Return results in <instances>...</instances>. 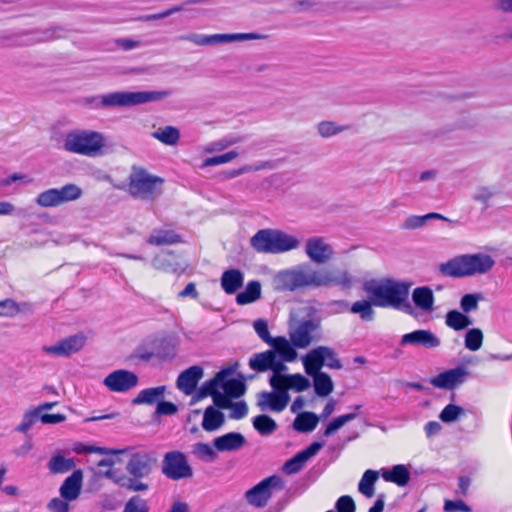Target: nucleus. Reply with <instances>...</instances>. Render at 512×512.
<instances>
[{
    "label": "nucleus",
    "instance_id": "obj_28",
    "mask_svg": "<svg viewBox=\"0 0 512 512\" xmlns=\"http://www.w3.org/2000/svg\"><path fill=\"white\" fill-rule=\"evenodd\" d=\"M230 372L228 370H221L215 374V376L206 381L197 391L195 398L197 400L203 399L207 396L213 397L219 393L218 388L222 387L223 380L228 376Z\"/></svg>",
    "mask_w": 512,
    "mask_h": 512
},
{
    "label": "nucleus",
    "instance_id": "obj_53",
    "mask_svg": "<svg viewBox=\"0 0 512 512\" xmlns=\"http://www.w3.org/2000/svg\"><path fill=\"white\" fill-rule=\"evenodd\" d=\"M461 412H462V408L460 406H457L454 404H448L441 411L440 419L443 422L449 423V422L456 420Z\"/></svg>",
    "mask_w": 512,
    "mask_h": 512
},
{
    "label": "nucleus",
    "instance_id": "obj_16",
    "mask_svg": "<svg viewBox=\"0 0 512 512\" xmlns=\"http://www.w3.org/2000/svg\"><path fill=\"white\" fill-rule=\"evenodd\" d=\"M322 448V443L313 442L305 449L288 459L283 465V472L287 475L298 473L305 466L306 462L315 456Z\"/></svg>",
    "mask_w": 512,
    "mask_h": 512
},
{
    "label": "nucleus",
    "instance_id": "obj_35",
    "mask_svg": "<svg viewBox=\"0 0 512 512\" xmlns=\"http://www.w3.org/2000/svg\"><path fill=\"white\" fill-rule=\"evenodd\" d=\"M261 297V285L258 281H250L244 291L236 296L238 305H246L255 302Z\"/></svg>",
    "mask_w": 512,
    "mask_h": 512
},
{
    "label": "nucleus",
    "instance_id": "obj_4",
    "mask_svg": "<svg viewBox=\"0 0 512 512\" xmlns=\"http://www.w3.org/2000/svg\"><path fill=\"white\" fill-rule=\"evenodd\" d=\"M250 244L259 253L278 254L296 249L299 241L279 230L262 229L252 236Z\"/></svg>",
    "mask_w": 512,
    "mask_h": 512
},
{
    "label": "nucleus",
    "instance_id": "obj_5",
    "mask_svg": "<svg viewBox=\"0 0 512 512\" xmlns=\"http://www.w3.org/2000/svg\"><path fill=\"white\" fill-rule=\"evenodd\" d=\"M292 282L294 287L336 285L348 288L352 284V278L345 270H307L295 272Z\"/></svg>",
    "mask_w": 512,
    "mask_h": 512
},
{
    "label": "nucleus",
    "instance_id": "obj_62",
    "mask_svg": "<svg viewBox=\"0 0 512 512\" xmlns=\"http://www.w3.org/2000/svg\"><path fill=\"white\" fill-rule=\"evenodd\" d=\"M177 411V405L168 401H160L156 407V414L158 415H174Z\"/></svg>",
    "mask_w": 512,
    "mask_h": 512
},
{
    "label": "nucleus",
    "instance_id": "obj_51",
    "mask_svg": "<svg viewBox=\"0 0 512 512\" xmlns=\"http://www.w3.org/2000/svg\"><path fill=\"white\" fill-rule=\"evenodd\" d=\"M323 355H324V365H326L330 369H341L342 363L338 358L337 354L330 347L323 346Z\"/></svg>",
    "mask_w": 512,
    "mask_h": 512
},
{
    "label": "nucleus",
    "instance_id": "obj_49",
    "mask_svg": "<svg viewBox=\"0 0 512 512\" xmlns=\"http://www.w3.org/2000/svg\"><path fill=\"white\" fill-rule=\"evenodd\" d=\"M310 386L309 380L300 373L289 374V390L302 392Z\"/></svg>",
    "mask_w": 512,
    "mask_h": 512
},
{
    "label": "nucleus",
    "instance_id": "obj_42",
    "mask_svg": "<svg viewBox=\"0 0 512 512\" xmlns=\"http://www.w3.org/2000/svg\"><path fill=\"white\" fill-rule=\"evenodd\" d=\"M311 376L313 377L314 389L318 396L326 397L332 393L334 385L327 373L320 372Z\"/></svg>",
    "mask_w": 512,
    "mask_h": 512
},
{
    "label": "nucleus",
    "instance_id": "obj_64",
    "mask_svg": "<svg viewBox=\"0 0 512 512\" xmlns=\"http://www.w3.org/2000/svg\"><path fill=\"white\" fill-rule=\"evenodd\" d=\"M214 405L220 409H228L230 406H232V401L229 396H227L225 393H217L213 397Z\"/></svg>",
    "mask_w": 512,
    "mask_h": 512
},
{
    "label": "nucleus",
    "instance_id": "obj_24",
    "mask_svg": "<svg viewBox=\"0 0 512 512\" xmlns=\"http://www.w3.org/2000/svg\"><path fill=\"white\" fill-rule=\"evenodd\" d=\"M246 443L245 437L239 432H229L214 439V447L218 451H235Z\"/></svg>",
    "mask_w": 512,
    "mask_h": 512
},
{
    "label": "nucleus",
    "instance_id": "obj_55",
    "mask_svg": "<svg viewBox=\"0 0 512 512\" xmlns=\"http://www.w3.org/2000/svg\"><path fill=\"white\" fill-rule=\"evenodd\" d=\"M336 512H355L356 505L353 498L349 495H343L338 498L335 504Z\"/></svg>",
    "mask_w": 512,
    "mask_h": 512
},
{
    "label": "nucleus",
    "instance_id": "obj_59",
    "mask_svg": "<svg viewBox=\"0 0 512 512\" xmlns=\"http://www.w3.org/2000/svg\"><path fill=\"white\" fill-rule=\"evenodd\" d=\"M445 512H470L471 508L462 500H445L444 507Z\"/></svg>",
    "mask_w": 512,
    "mask_h": 512
},
{
    "label": "nucleus",
    "instance_id": "obj_46",
    "mask_svg": "<svg viewBox=\"0 0 512 512\" xmlns=\"http://www.w3.org/2000/svg\"><path fill=\"white\" fill-rule=\"evenodd\" d=\"M484 335L481 329L472 328L465 334L464 344L465 347L470 351H478L483 344Z\"/></svg>",
    "mask_w": 512,
    "mask_h": 512
},
{
    "label": "nucleus",
    "instance_id": "obj_19",
    "mask_svg": "<svg viewBox=\"0 0 512 512\" xmlns=\"http://www.w3.org/2000/svg\"><path fill=\"white\" fill-rule=\"evenodd\" d=\"M466 376V368L459 366L439 373L431 380V384L437 388L452 389L461 384L465 380Z\"/></svg>",
    "mask_w": 512,
    "mask_h": 512
},
{
    "label": "nucleus",
    "instance_id": "obj_33",
    "mask_svg": "<svg viewBox=\"0 0 512 512\" xmlns=\"http://www.w3.org/2000/svg\"><path fill=\"white\" fill-rule=\"evenodd\" d=\"M181 242V236L173 230L158 229L148 238V243L155 246L171 245Z\"/></svg>",
    "mask_w": 512,
    "mask_h": 512
},
{
    "label": "nucleus",
    "instance_id": "obj_10",
    "mask_svg": "<svg viewBox=\"0 0 512 512\" xmlns=\"http://www.w3.org/2000/svg\"><path fill=\"white\" fill-rule=\"evenodd\" d=\"M320 324L311 320L305 319L299 321L295 327L289 331V338L292 345L298 349H305L318 342L321 339Z\"/></svg>",
    "mask_w": 512,
    "mask_h": 512
},
{
    "label": "nucleus",
    "instance_id": "obj_47",
    "mask_svg": "<svg viewBox=\"0 0 512 512\" xmlns=\"http://www.w3.org/2000/svg\"><path fill=\"white\" fill-rule=\"evenodd\" d=\"M481 300H483L481 293H467L460 300V308L463 313L468 314L478 309Z\"/></svg>",
    "mask_w": 512,
    "mask_h": 512
},
{
    "label": "nucleus",
    "instance_id": "obj_30",
    "mask_svg": "<svg viewBox=\"0 0 512 512\" xmlns=\"http://www.w3.org/2000/svg\"><path fill=\"white\" fill-rule=\"evenodd\" d=\"M225 421L224 414L214 406H208L203 415L202 428L207 432L219 429Z\"/></svg>",
    "mask_w": 512,
    "mask_h": 512
},
{
    "label": "nucleus",
    "instance_id": "obj_12",
    "mask_svg": "<svg viewBox=\"0 0 512 512\" xmlns=\"http://www.w3.org/2000/svg\"><path fill=\"white\" fill-rule=\"evenodd\" d=\"M138 376L129 370L119 369L111 372L103 381L104 385L112 392L125 393L136 387Z\"/></svg>",
    "mask_w": 512,
    "mask_h": 512
},
{
    "label": "nucleus",
    "instance_id": "obj_1",
    "mask_svg": "<svg viewBox=\"0 0 512 512\" xmlns=\"http://www.w3.org/2000/svg\"><path fill=\"white\" fill-rule=\"evenodd\" d=\"M132 447L107 449L98 446V475L103 474L127 490L146 491L149 484L140 481L150 475L157 459L153 452L136 451Z\"/></svg>",
    "mask_w": 512,
    "mask_h": 512
},
{
    "label": "nucleus",
    "instance_id": "obj_17",
    "mask_svg": "<svg viewBox=\"0 0 512 512\" xmlns=\"http://www.w3.org/2000/svg\"><path fill=\"white\" fill-rule=\"evenodd\" d=\"M203 375L204 371L201 366H191L179 374L176 386L182 393L189 396L194 393Z\"/></svg>",
    "mask_w": 512,
    "mask_h": 512
},
{
    "label": "nucleus",
    "instance_id": "obj_29",
    "mask_svg": "<svg viewBox=\"0 0 512 512\" xmlns=\"http://www.w3.org/2000/svg\"><path fill=\"white\" fill-rule=\"evenodd\" d=\"M382 477L385 481L395 483L399 487L406 486L410 481V472L405 465H394L390 470H384Z\"/></svg>",
    "mask_w": 512,
    "mask_h": 512
},
{
    "label": "nucleus",
    "instance_id": "obj_27",
    "mask_svg": "<svg viewBox=\"0 0 512 512\" xmlns=\"http://www.w3.org/2000/svg\"><path fill=\"white\" fill-rule=\"evenodd\" d=\"M243 283L244 275L238 269H228L221 276V287L228 295L236 293L243 286Z\"/></svg>",
    "mask_w": 512,
    "mask_h": 512
},
{
    "label": "nucleus",
    "instance_id": "obj_23",
    "mask_svg": "<svg viewBox=\"0 0 512 512\" xmlns=\"http://www.w3.org/2000/svg\"><path fill=\"white\" fill-rule=\"evenodd\" d=\"M255 37L254 34H215L211 36L192 35L186 37V39L197 45L204 46L228 42L234 39H253Z\"/></svg>",
    "mask_w": 512,
    "mask_h": 512
},
{
    "label": "nucleus",
    "instance_id": "obj_9",
    "mask_svg": "<svg viewBox=\"0 0 512 512\" xmlns=\"http://www.w3.org/2000/svg\"><path fill=\"white\" fill-rule=\"evenodd\" d=\"M161 472L170 480L191 478L193 469L188 463L186 455L178 450L167 452L162 460Z\"/></svg>",
    "mask_w": 512,
    "mask_h": 512
},
{
    "label": "nucleus",
    "instance_id": "obj_14",
    "mask_svg": "<svg viewBox=\"0 0 512 512\" xmlns=\"http://www.w3.org/2000/svg\"><path fill=\"white\" fill-rule=\"evenodd\" d=\"M248 364L249 367L256 372H266L268 370L272 372H283L287 369L285 363L275 355V351L270 349L255 353L250 357Z\"/></svg>",
    "mask_w": 512,
    "mask_h": 512
},
{
    "label": "nucleus",
    "instance_id": "obj_21",
    "mask_svg": "<svg viewBox=\"0 0 512 512\" xmlns=\"http://www.w3.org/2000/svg\"><path fill=\"white\" fill-rule=\"evenodd\" d=\"M83 484V472L80 469L74 470L62 483L59 492L66 501L77 499L81 493Z\"/></svg>",
    "mask_w": 512,
    "mask_h": 512
},
{
    "label": "nucleus",
    "instance_id": "obj_48",
    "mask_svg": "<svg viewBox=\"0 0 512 512\" xmlns=\"http://www.w3.org/2000/svg\"><path fill=\"white\" fill-rule=\"evenodd\" d=\"M123 512H149L147 501L136 495L125 504Z\"/></svg>",
    "mask_w": 512,
    "mask_h": 512
},
{
    "label": "nucleus",
    "instance_id": "obj_7",
    "mask_svg": "<svg viewBox=\"0 0 512 512\" xmlns=\"http://www.w3.org/2000/svg\"><path fill=\"white\" fill-rule=\"evenodd\" d=\"M168 95V91L114 92L103 95L101 104L105 107H128L158 101Z\"/></svg>",
    "mask_w": 512,
    "mask_h": 512
},
{
    "label": "nucleus",
    "instance_id": "obj_57",
    "mask_svg": "<svg viewBox=\"0 0 512 512\" xmlns=\"http://www.w3.org/2000/svg\"><path fill=\"white\" fill-rule=\"evenodd\" d=\"M272 165L270 162H263L257 166H249V165H245L239 169H235V170H231L229 171L227 174H226V177L227 178H234V177H237L243 173H248V172H252V171H258V170H261V169H265V168H271Z\"/></svg>",
    "mask_w": 512,
    "mask_h": 512
},
{
    "label": "nucleus",
    "instance_id": "obj_3",
    "mask_svg": "<svg viewBox=\"0 0 512 512\" xmlns=\"http://www.w3.org/2000/svg\"><path fill=\"white\" fill-rule=\"evenodd\" d=\"M495 264L494 259L487 254H464L456 256L439 265V272L445 277L464 278L476 274H485Z\"/></svg>",
    "mask_w": 512,
    "mask_h": 512
},
{
    "label": "nucleus",
    "instance_id": "obj_56",
    "mask_svg": "<svg viewBox=\"0 0 512 512\" xmlns=\"http://www.w3.org/2000/svg\"><path fill=\"white\" fill-rule=\"evenodd\" d=\"M193 453L200 459L213 460L216 456L212 447L207 443H197L194 445Z\"/></svg>",
    "mask_w": 512,
    "mask_h": 512
},
{
    "label": "nucleus",
    "instance_id": "obj_58",
    "mask_svg": "<svg viewBox=\"0 0 512 512\" xmlns=\"http://www.w3.org/2000/svg\"><path fill=\"white\" fill-rule=\"evenodd\" d=\"M344 127L337 126L334 122L331 121H323L318 125V131L323 137L333 136L341 131H343Z\"/></svg>",
    "mask_w": 512,
    "mask_h": 512
},
{
    "label": "nucleus",
    "instance_id": "obj_61",
    "mask_svg": "<svg viewBox=\"0 0 512 512\" xmlns=\"http://www.w3.org/2000/svg\"><path fill=\"white\" fill-rule=\"evenodd\" d=\"M425 224L424 216L411 215L401 225L404 230H413L422 227Z\"/></svg>",
    "mask_w": 512,
    "mask_h": 512
},
{
    "label": "nucleus",
    "instance_id": "obj_15",
    "mask_svg": "<svg viewBox=\"0 0 512 512\" xmlns=\"http://www.w3.org/2000/svg\"><path fill=\"white\" fill-rule=\"evenodd\" d=\"M85 343L86 337L84 334L80 333L66 337L54 345L45 346L43 350L47 354L67 357L80 351L84 347Z\"/></svg>",
    "mask_w": 512,
    "mask_h": 512
},
{
    "label": "nucleus",
    "instance_id": "obj_36",
    "mask_svg": "<svg viewBox=\"0 0 512 512\" xmlns=\"http://www.w3.org/2000/svg\"><path fill=\"white\" fill-rule=\"evenodd\" d=\"M319 422L318 416L313 412H302L295 418L293 427L299 432L313 431Z\"/></svg>",
    "mask_w": 512,
    "mask_h": 512
},
{
    "label": "nucleus",
    "instance_id": "obj_18",
    "mask_svg": "<svg viewBox=\"0 0 512 512\" xmlns=\"http://www.w3.org/2000/svg\"><path fill=\"white\" fill-rule=\"evenodd\" d=\"M306 254L315 263H325L333 255L332 247L322 237H313L307 240Z\"/></svg>",
    "mask_w": 512,
    "mask_h": 512
},
{
    "label": "nucleus",
    "instance_id": "obj_50",
    "mask_svg": "<svg viewBox=\"0 0 512 512\" xmlns=\"http://www.w3.org/2000/svg\"><path fill=\"white\" fill-rule=\"evenodd\" d=\"M20 312V307L13 299L7 298L0 301V316L14 317Z\"/></svg>",
    "mask_w": 512,
    "mask_h": 512
},
{
    "label": "nucleus",
    "instance_id": "obj_6",
    "mask_svg": "<svg viewBox=\"0 0 512 512\" xmlns=\"http://www.w3.org/2000/svg\"><path fill=\"white\" fill-rule=\"evenodd\" d=\"M163 183V178L134 166L128 178V192L136 199L153 201L161 194Z\"/></svg>",
    "mask_w": 512,
    "mask_h": 512
},
{
    "label": "nucleus",
    "instance_id": "obj_8",
    "mask_svg": "<svg viewBox=\"0 0 512 512\" xmlns=\"http://www.w3.org/2000/svg\"><path fill=\"white\" fill-rule=\"evenodd\" d=\"M82 196V190L75 184H66L61 188H51L41 192L36 203L40 207H57L65 203L75 201Z\"/></svg>",
    "mask_w": 512,
    "mask_h": 512
},
{
    "label": "nucleus",
    "instance_id": "obj_2",
    "mask_svg": "<svg viewBox=\"0 0 512 512\" xmlns=\"http://www.w3.org/2000/svg\"><path fill=\"white\" fill-rule=\"evenodd\" d=\"M410 286L401 282H389L387 284L366 285L365 291L370 300H359L352 303L350 312L357 314L363 321L374 319L373 306L387 308L392 307L412 313V307L407 302Z\"/></svg>",
    "mask_w": 512,
    "mask_h": 512
},
{
    "label": "nucleus",
    "instance_id": "obj_39",
    "mask_svg": "<svg viewBox=\"0 0 512 512\" xmlns=\"http://www.w3.org/2000/svg\"><path fill=\"white\" fill-rule=\"evenodd\" d=\"M72 458H65L61 454L54 455L48 462V469L52 474H62L75 468Z\"/></svg>",
    "mask_w": 512,
    "mask_h": 512
},
{
    "label": "nucleus",
    "instance_id": "obj_34",
    "mask_svg": "<svg viewBox=\"0 0 512 512\" xmlns=\"http://www.w3.org/2000/svg\"><path fill=\"white\" fill-rule=\"evenodd\" d=\"M445 324L455 331H460L469 327L472 320L463 312L450 310L445 316Z\"/></svg>",
    "mask_w": 512,
    "mask_h": 512
},
{
    "label": "nucleus",
    "instance_id": "obj_38",
    "mask_svg": "<svg viewBox=\"0 0 512 512\" xmlns=\"http://www.w3.org/2000/svg\"><path fill=\"white\" fill-rule=\"evenodd\" d=\"M252 424H253L254 429L260 435H263V436L273 434L278 428L276 421L273 418H271L270 416L265 415V414L255 416L252 420Z\"/></svg>",
    "mask_w": 512,
    "mask_h": 512
},
{
    "label": "nucleus",
    "instance_id": "obj_54",
    "mask_svg": "<svg viewBox=\"0 0 512 512\" xmlns=\"http://www.w3.org/2000/svg\"><path fill=\"white\" fill-rule=\"evenodd\" d=\"M238 157V153L236 151H229L227 153L216 155L213 157H209L205 160V166H215L230 162L231 160Z\"/></svg>",
    "mask_w": 512,
    "mask_h": 512
},
{
    "label": "nucleus",
    "instance_id": "obj_32",
    "mask_svg": "<svg viewBox=\"0 0 512 512\" xmlns=\"http://www.w3.org/2000/svg\"><path fill=\"white\" fill-rule=\"evenodd\" d=\"M412 300L423 311H430L434 304V294L427 286L417 287L413 290Z\"/></svg>",
    "mask_w": 512,
    "mask_h": 512
},
{
    "label": "nucleus",
    "instance_id": "obj_52",
    "mask_svg": "<svg viewBox=\"0 0 512 512\" xmlns=\"http://www.w3.org/2000/svg\"><path fill=\"white\" fill-rule=\"evenodd\" d=\"M253 327H254L257 335L260 337V339L263 340L266 344L269 345L270 342H272V340L274 338L271 337V335H270L268 323L266 320L257 319L256 321H254Z\"/></svg>",
    "mask_w": 512,
    "mask_h": 512
},
{
    "label": "nucleus",
    "instance_id": "obj_20",
    "mask_svg": "<svg viewBox=\"0 0 512 512\" xmlns=\"http://www.w3.org/2000/svg\"><path fill=\"white\" fill-rule=\"evenodd\" d=\"M290 397L275 391H262L258 394L257 406L262 410L270 409L273 412H282L288 405Z\"/></svg>",
    "mask_w": 512,
    "mask_h": 512
},
{
    "label": "nucleus",
    "instance_id": "obj_60",
    "mask_svg": "<svg viewBox=\"0 0 512 512\" xmlns=\"http://www.w3.org/2000/svg\"><path fill=\"white\" fill-rule=\"evenodd\" d=\"M230 408H231L230 417L232 419H236V420L242 419L248 413V406L245 401H238L235 403L232 402V406H230Z\"/></svg>",
    "mask_w": 512,
    "mask_h": 512
},
{
    "label": "nucleus",
    "instance_id": "obj_63",
    "mask_svg": "<svg viewBox=\"0 0 512 512\" xmlns=\"http://www.w3.org/2000/svg\"><path fill=\"white\" fill-rule=\"evenodd\" d=\"M69 501L63 498H53L47 505L48 509L53 512H69Z\"/></svg>",
    "mask_w": 512,
    "mask_h": 512
},
{
    "label": "nucleus",
    "instance_id": "obj_43",
    "mask_svg": "<svg viewBox=\"0 0 512 512\" xmlns=\"http://www.w3.org/2000/svg\"><path fill=\"white\" fill-rule=\"evenodd\" d=\"M361 409V405L354 406L355 412L353 413H347L344 415H341L339 417L334 418L325 428L324 430V436L329 437L334 432H336L338 429H340L344 424H346L349 421L354 420L357 417L358 411Z\"/></svg>",
    "mask_w": 512,
    "mask_h": 512
},
{
    "label": "nucleus",
    "instance_id": "obj_40",
    "mask_svg": "<svg viewBox=\"0 0 512 512\" xmlns=\"http://www.w3.org/2000/svg\"><path fill=\"white\" fill-rule=\"evenodd\" d=\"M152 136L165 145L175 146L179 142L180 132L174 126H165L153 132Z\"/></svg>",
    "mask_w": 512,
    "mask_h": 512
},
{
    "label": "nucleus",
    "instance_id": "obj_31",
    "mask_svg": "<svg viewBox=\"0 0 512 512\" xmlns=\"http://www.w3.org/2000/svg\"><path fill=\"white\" fill-rule=\"evenodd\" d=\"M165 386L147 388L139 392L137 397L132 400L133 405H153L163 398Z\"/></svg>",
    "mask_w": 512,
    "mask_h": 512
},
{
    "label": "nucleus",
    "instance_id": "obj_26",
    "mask_svg": "<svg viewBox=\"0 0 512 512\" xmlns=\"http://www.w3.org/2000/svg\"><path fill=\"white\" fill-rule=\"evenodd\" d=\"M323 351V346H318L303 356L302 363L307 375L311 376L321 372L320 370L324 366Z\"/></svg>",
    "mask_w": 512,
    "mask_h": 512
},
{
    "label": "nucleus",
    "instance_id": "obj_11",
    "mask_svg": "<svg viewBox=\"0 0 512 512\" xmlns=\"http://www.w3.org/2000/svg\"><path fill=\"white\" fill-rule=\"evenodd\" d=\"M64 148L72 153L92 156L96 153V132L72 131L65 137Z\"/></svg>",
    "mask_w": 512,
    "mask_h": 512
},
{
    "label": "nucleus",
    "instance_id": "obj_25",
    "mask_svg": "<svg viewBox=\"0 0 512 512\" xmlns=\"http://www.w3.org/2000/svg\"><path fill=\"white\" fill-rule=\"evenodd\" d=\"M272 346V351H275V355L280 356V360L283 362H292L297 358L296 347H294L290 339H286L284 336L274 337L272 342L269 344Z\"/></svg>",
    "mask_w": 512,
    "mask_h": 512
},
{
    "label": "nucleus",
    "instance_id": "obj_22",
    "mask_svg": "<svg viewBox=\"0 0 512 512\" xmlns=\"http://www.w3.org/2000/svg\"><path fill=\"white\" fill-rule=\"evenodd\" d=\"M401 344L420 345L425 348H436L440 345V340L431 331L419 329L404 334L401 338Z\"/></svg>",
    "mask_w": 512,
    "mask_h": 512
},
{
    "label": "nucleus",
    "instance_id": "obj_44",
    "mask_svg": "<svg viewBox=\"0 0 512 512\" xmlns=\"http://www.w3.org/2000/svg\"><path fill=\"white\" fill-rule=\"evenodd\" d=\"M221 388L230 398H239L246 391V386L242 381L238 379H227V377L223 380Z\"/></svg>",
    "mask_w": 512,
    "mask_h": 512
},
{
    "label": "nucleus",
    "instance_id": "obj_13",
    "mask_svg": "<svg viewBox=\"0 0 512 512\" xmlns=\"http://www.w3.org/2000/svg\"><path fill=\"white\" fill-rule=\"evenodd\" d=\"M277 476H270L250 488L245 493L247 502L257 508L265 507L272 497L271 487L278 482Z\"/></svg>",
    "mask_w": 512,
    "mask_h": 512
},
{
    "label": "nucleus",
    "instance_id": "obj_45",
    "mask_svg": "<svg viewBox=\"0 0 512 512\" xmlns=\"http://www.w3.org/2000/svg\"><path fill=\"white\" fill-rule=\"evenodd\" d=\"M282 372H273L269 379V384L273 391L283 396L290 397L289 391V375H283Z\"/></svg>",
    "mask_w": 512,
    "mask_h": 512
},
{
    "label": "nucleus",
    "instance_id": "obj_37",
    "mask_svg": "<svg viewBox=\"0 0 512 512\" xmlns=\"http://www.w3.org/2000/svg\"><path fill=\"white\" fill-rule=\"evenodd\" d=\"M52 403H44L34 410L26 411L23 415L21 423L17 426L16 431L26 434L30 428L40 419L42 409L51 408Z\"/></svg>",
    "mask_w": 512,
    "mask_h": 512
},
{
    "label": "nucleus",
    "instance_id": "obj_41",
    "mask_svg": "<svg viewBox=\"0 0 512 512\" xmlns=\"http://www.w3.org/2000/svg\"><path fill=\"white\" fill-rule=\"evenodd\" d=\"M379 477L375 470H366L359 482L358 490L367 498H372L375 494L374 485Z\"/></svg>",
    "mask_w": 512,
    "mask_h": 512
}]
</instances>
